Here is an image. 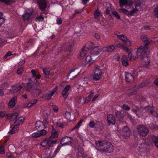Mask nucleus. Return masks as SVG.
<instances>
[{"label":"nucleus","instance_id":"obj_1","mask_svg":"<svg viewBox=\"0 0 158 158\" xmlns=\"http://www.w3.org/2000/svg\"><path fill=\"white\" fill-rule=\"evenodd\" d=\"M40 84L36 79L34 81H30L27 83L26 86H24L26 91L30 93L35 89L36 86L40 85Z\"/></svg>","mask_w":158,"mask_h":158},{"label":"nucleus","instance_id":"obj_2","mask_svg":"<svg viewBox=\"0 0 158 158\" xmlns=\"http://www.w3.org/2000/svg\"><path fill=\"white\" fill-rule=\"evenodd\" d=\"M141 48L139 47L137 48L136 53L138 58H139L142 55H143V54H147V52H148V47L146 46V45L141 44Z\"/></svg>","mask_w":158,"mask_h":158},{"label":"nucleus","instance_id":"obj_3","mask_svg":"<svg viewBox=\"0 0 158 158\" xmlns=\"http://www.w3.org/2000/svg\"><path fill=\"white\" fill-rule=\"evenodd\" d=\"M137 131L140 136H145L148 133V129L143 125L138 126L137 127Z\"/></svg>","mask_w":158,"mask_h":158},{"label":"nucleus","instance_id":"obj_4","mask_svg":"<svg viewBox=\"0 0 158 158\" xmlns=\"http://www.w3.org/2000/svg\"><path fill=\"white\" fill-rule=\"evenodd\" d=\"M57 90V86L45 93L43 95L42 98L45 99L49 100L51 99V97L55 93H56Z\"/></svg>","mask_w":158,"mask_h":158},{"label":"nucleus","instance_id":"obj_5","mask_svg":"<svg viewBox=\"0 0 158 158\" xmlns=\"http://www.w3.org/2000/svg\"><path fill=\"white\" fill-rule=\"evenodd\" d=\"M73 141V138L72 137L65 136L62 138L60 143L63 146L71 145Z\"/></svg>","mask_w":158,"mask_h":158},{"label":"nucleus","instance_id":"obj_6","mask_svg":"<svg viewBox=\"0 0 158 158\" xmlns=\"http://www.w3.org/2000/svg\"><path fill=\"white\" fill-rule=\"evenodd\" d=\"M131 132L127 126H125L121 131L120 134L121 135L126 139L130 135Z\"/></svg>","mask_w":158,"mask_h":158},{"label":"nucleus","instance_id":"obj_7","mask_svg":"<svg viewBox=\"0 0 158 158\" xmlns=\"http://www.w3.org/2000/svg\"><path fill=\"white\" fill-rule=\"evenodd\" d=\"M108 142L105 141H96V147L98 150L103 151V150H104Z\"/></svg>","mask_w":158,"mask_h":158},{"label":"nucleus","instance_id":"obj_8","mask_svg":"<svg viewBox=\"0 0 158 158\" xmlns=\"http://www.w3.org/2000/svg\"><path fill=\"white\" fill-rule=\"evenodd\" d=\"M118 37L120 40L123 41L124 44L127 46H130L131 45V41L127 38L126 36L123 35H117Z\"/></svg>","mask_w":158,"mask_h":158},{"label":"nucleus","instance_id":"obj_9","mask_svg":"<svg viewBox=\"0 0 158 158\" xmlns=\"http://www.w3.org/2000/svg\"><path fill=\"white\" fill-rule=\"evenodd\" d=\"M37 3L40 10H44L47 7L46 0H37Z\"/></svg>","mask_w":158,"mask_h":158},{"label":"nucleus","instance_id":"obj_10","mask_svg":"<svg viewBox=\"0 0 158 158\" xmlns=\"http://www.w3.org/2000/svg\"><path fill=\"white\" fill-rule=\"evenodd\" d=\"M94 71L93 76V79L94 81H98L102 78V73L101 70Z\"/></svg>","mask_w":158,"mask_h":158},{"label":"nucleus","instance_id":"obj_11","mask_svg":"<svg viewBox=\"0 0 158 158\" xmlns=\"http://www.w3.org/2000/svg\"><path fill=\"white\" fill-rule=\"evenodd\" d=\"M35 127L37 131L44 129L45 127L43 122L40 121H37L35 124Z\"/></svg>","mask_w":158,"mask_h":158},{"label":"nucleus","instance_id":"obj_12","mask_svg":"<svg viewBox=\"0 0 158 158\" xmlns=\"http://www.w3.org/2000/svg\"><path fill=\"white\" fill-rule=\"evenodd\" d=\"M107 119L109 125H114L115 124V118L113 114H110L108 115Z\"/></svg>","mask_w":158,"mask_h":158},{"label":"nucleus","instance_id":"obj_13","mask_svg":"<svg viewBox=\"0 0 158 158\" xmlns=\"http://www.w3.org/2000/svg\"><path fill=\"white\" fill-rule=\"evenodd\" d=\"M70 89V86L69 85H66L62 90L61 92L62 95L63 96L64 99H66L69 94L68 90Z\"/></svg>","mask_w":158,"mask_h":158},{"label":"nucleus","instance_id":"obj_14","mask_svg":"<svg viewBox=\"0 0 158 158\" xmlns=\"http://www.w3.org/2000/svg\"><path fill=\"white\" fill-rule=\"evenodd\" d=\"M42 90L41 89H39L35 87V89L31 93V95L34 97L36 98L39 96L42 93Z\"/></svg>","mask_w":158,"mask_h":158},{"label":"nucleus","instance_id":"obj_15","mask_svg":"<svg viewBox=\"0 0 158 158\" xmlns=\"http://www.w3.org/2000/svg\"><path fill=\"white\" fill-rule=\"evenodd\" d=\"M113 151V146L109 142L107 143V144L104 150H103V151L105 152L110 153Z\"/></svg>","mask_w":158,"mask_h":158},{"label":"nucleus","instance_id":"obj_16","mask_svg":"<svg viewBox=\"0 0 158 158\" xmlns=\"http://www.w3.org/2000/svg\"><path fill=\"white\" fill-rule=\"evenodd\" d=\"M125 79L127 83H130L134 80V77L132 75L127 72H125Z\"/></svg>","mask_w":158,"mask_h":158},{"label":"nucleus","instance_id":"obj_17","mask_svg":"<svg viewBox=\"0 0 158 158\" xmlns=\"http://www.w3.org/2000/svg\"><path fill=\"white\" fill-rule=\"evenodd\" d=\"M22 87L23 86L21 85L20 84H17L12 86L11 90H12L14 92H17L19 91Z\"/></svg>","mask_w":158,"mask_h":158},{"label":"nucleus","instance_id":"obj_18","mask_svg":"<svg viewBox=\"0 0 158 158\" xmlns=\"http://www.w3.org/2000/svg\"><path fill=\"white\" fill-rule=\"evenodd\" d=\"M25 118L23 116H21L18 118L14 123V125H16L17 126L22 124L24 121Z\"/></svg>","mask_w":158,"mask_h":158},{"label":"nucleus","instance_id":"obj_19","mask_svg":"<svg viewBox=\"0 0 158 158\" xmlns=\"http://www.w3.org/2000/svg\"><path fill=\"white\" fill-rule=\"evenodd\" d=\"M148 52L147 54H143V55H142L139 58L143 62H144L146 65H148Z\"/></svg>","mask_w":158,"mask_h":158},{"label":"nucleus","instance_id":"obj_20","mask_svg":"<svg viewBox=\"0 0 158 158\" xmlns=\"http://www.w3.org/2000/svg\"><path fill=\"white\" fill-rule=\"evenodd\" d=\"M87 51H88V50H87L84 47L83 48L82 51L81 52L78 56V58L81 59L84 58L86 55Z\"/></svg>","mask_w":158,"mask_h":158},{"label":"nucleus","instance_id":"obj_21","mask_svg":"<svg viewBox=\"0 0 158 158\" xmlns=\"http://www.w3.org/2000/svg\"><path fill=\"white\" fill-rule=\"evenodd\" d=\"M17 101V97L16 96H14L10 100L9 103V105L10 107L13 108L15 105L16 102Z\"/></svg>","mask_w":158,"mask_h":158},{"label":"nucleus","instance_id":"obj_22","mask_svg":"<svg viewBox=\"0 0 158 158\" xmlns=\"http://www.w3.org/2000/svg\"><path fill=\"white\" fill-rule=\"evenodd\" d=\"M122 62L123 65L125 67H127L128 65V60L125 55L123 56L122 57Z\"/></svg>","mask_w":158,"mask_h":158},{"label":"nucleus","instance_id":"obj_23","mask_svg":"<svg viewBox=\"0 0 158 158\" xmlns=\"http://www.w3.org/2000/svg\"><path fill=\"white\" fill-rule=\"evenodd\" d=\"M101 51V50L98 49V47H95L91 49L90 52L91 55H98Z\"/></svg>","mask_w":158,"mask_h":158},{"label":"nucleus","instance_id":"obj_24","mask_svg":"<svg viewBox=\"0 0 158 158\" xmlns=\"http://www.w3.org/2000/svg\"><path fill=\"white\" fill-rule=\"evenodd\" d=\"M115 114L116 116L119 121H122L123 119L124 116L121 111H117Z\"/></svg>","mask_w":158,"mask_h":158},{"label":"nucleus","instance_id":"obj_25","mask_svg":"<svg viewBox=\"0 0 158 158\" xmlns=\"http://www.w3.org/2000/svg\"><path fill=\"white\" fill-rule=\"evenodd\" d=\"M119 3L121 6H124L126 7H129L130 5L128 3L127 0H119Z\"/></svg>","mask_w":158,"mask_h":158},{"label":"nucleus","instance_id":"obj_26","mask_svg":"<svg viewBox=\"0 0 158 158\" xmlns=\"http://www.w3.org/2000/svg\"><path fill=\"white\" fill-rule=\"evenodd\" d=\"M18 113L17 112L10 114L8 115V118H9L10 121L14 120L17 118L18 116Z\"/></svg>","mask_w":158,"mask_h":158},{"label":"nucleus","instance_id":"obj_27","mask_svg":"<svg viewBox=\"0 0 158 158\" xmlns=\"http://www.w3.org/2000/svg\"><path fill=\"white\" fill-rule=\"evenodd\" d=\"M115 48V46L114 45H111L107 47L103 48V50L104 51L107 52H111Z\"/></svg>","mask_w":158,"mask_h":158},{"label":"nucleus","instance_id":"obj_28","mask_svg":"<svg viewBox=\"0 0 158 158\" xmlns=\"http://www.w3.org/2000/svg\"><path fill=\"white\" fill-rule=\"evenodd\" d=\"M141 38L143 42L142 44H145L146 46L148 47V39L147 35H143L141 36Z\"/></svg>","mask_w":158,"mask_h":158},{"label":"nucleus","instance_id":"obj_29","mask_svg":"<svg viewBox=\"0 0 158 158\" xmlns=\"http://www.w3.org/2000/svg\"><path fill=\"white\" fill-rule=\"evenodd\" d=\"M91 100L90 98L87 97L86 98H80L78 100V102H80L82 104L88 103Z\"/></svg>","mask_w":158,"mask_h":158},{"label":"nucleus","instance_id":"obj_30","mask_svg":"<svg viewBox=\"0 0 158 158\" xmlns=\"http://www.w3.org/2000/svg\"><path fill=\"white\" fill-rule=\"evenodd\" d=\"M93 46V43L92 42H89L85 44L84 48L89 51L91 49Z\"/></svg>","mask_w":158,"mask_h":158},{"label":"nucleus","instance_id":"obj_31","mask_svg":"<svg viewBox=\"0 0 158 158\" xmlns=\"http://www.w3.org/2000/svg\"><path fill=\"white\" fill-rule=\"evenodd\" d=\"M19 130V127L16 125H14V127L10 129L8 133L13 134Z\"/></svg>","mask_w":158,"mask_h":158},{"label":"nucleus","instance_id":"obj_32","mask_svg":"<svg viewBox=\"0 0 158 158\" xmlns=\"http://www.w3.org/2000/svg\"><path fill=\"white\" fill-rule=\"evenodd\" d=\"M42 70L43 73L46 76V78H48L50 74V69H49L46 68H43L42 69Z\"/></svg>","mask_w":158,"mask_h":158},{"label":"nucleus","instance_id":"obj_33","mask_svg":"<svg viewBox=\"0 0 158 158\" xmlns=\"http://www.w3.org/2000/svg\"><path fill=\"white\" fill-rule=\"evenodd\" d=\"M151 139L152 141L154 142L156 147L158 148V137L153 135L151 136Z\"/></svg>","mask_w":158,"mask_h":158},{"label":"nucleus","instance_id":"obj_34","mask_svg":"<svg viewBox=\"0 0 158 158\" xmlns=\"http://www.w3.org/2000/svg\"><path fill=\"white\" fill-rule=\"evenodd\" d=\"M148 147V144L146 142H144L142 143L139 146V148H142V150L141 152L143 151H145L146 149Z\"/></svg>","mask_w":158,"mask_h":158},{"label":"nucleus","instance_id":"obj_35","mask_svg":"<svg viewBox=\"0 0 158 158\" xmlns=\"http://www.w3.org/2000/svg\"><path fill=\"white\" fill-rule=\"evenodd\" d=\"M58 133L56 131H52L51 135L49 137L48 139H54L58 137Z\"/></svg>","mask_w":158,"mask_h":158},{"label":"nucleus","instance_id":"obj_36","mask_svg":"<svg viewBox=\"0 0 158 158\" xmlns=\"http://www.w3.org/2000/svg\"><path fill=\"white\" fill-rule=\"evenodd\" d=\"M148 85V81L147 80H144L138 86L139 88H141L147 85Z\"/></svg>","mask_w":158,"mask_h":158},{"label":"nucleus","instance_id":"obj_37","mask_svg":"<svg viewBox=\"0 0 158 158\" xmlns=\"http://www.w3.org/2000/svg\"><path fill=\"white\" fill-rule=\"evenodd\" d=\"M38 101L37 99H35L33 100H31L30 102H29L28 103H27V107H30L34 105Z\"/></svg>","mask_w":158,"mask_h":158},{"label":"nucleus","instance_id":"obj_38","mask_svg":"<svg viewBox=\"0 0 158 158\" xmlns=\"http://www.w3.org/2000/svg\"><path fill=\"white\" fill-rule=\"evenodd\" d=\"M85 62L87 64L89 63L90 64L94 62V60H92L91 57L90 56H87L85 58Z\"/></svg>","mask_w":158,"mask_h":158},{"label":"nucleus","instance_id":"obj_39","mask_svg":"<svg viewBox=\"0 0 158 158\" xmlns=\"http://www.w3.org/2000/svg\"><path fill=\"white\" fill-rule=\"evenodd\" d=\"M52 139H48V145L49 147L52 146V145L54 144L57 141V140H53Z\"/></svg>","mask_w":158,"mask_h":158},{"label":"nucleus","instance_id":"obj_40","mask_svg":"<svg viewBox=\"0 0 158 158\" xmlns=\"http://www.w3.org/2000/svg\"><path fill=\"white\" fill-rule=\"evenodd\" d=\"M142 5V3L141 2V1L140 0L136 1L135 3V8L138 10L139 9L138 7H141Z\"/></svg>","mask_w":158,"mask_h":158},{"label":"nucleus","instance_id":"obj_41","mask_svg":"<svg viewBox=\"0 0 158 158\" xmlns=\"http://www.w3.org/2000/svg\"><path fill=\"white\" fill-rule=\"evenodd\" d=\"M119 10L121 11L123 13L125 14V15H127L128 17H130V13L129 11L127 10L126 9L122 8L121 9H120Z\"/></svg>","mask_w":158,"mask_h":158},{"label":"nucleus","instance_id":"obj_42","mask_svg":"<svg viewBox=\"0 0 158 158\" xmlns=\"http://www.w3.org/2000/svg\"><path fill=\"white\" fill-rule=\"evenodd\" d=\"M94 18H95L98 17H100L102 15L101 13L99 11L98 9V8L94 12Z\"/></svg>","mask_w":158,"mask_h":158},{"label":"nucleus","instance_id":"obj_43","mask_svg":"<svg viewBox=\"0 0 158 158\" xmlns=\"http://www.w3.org/2000/svg\"><path fill=\"white\" fill-rule=\"evenodd\" d=\"M132 111L135 114H136V115L138 116V117L140 118L142 117L143 115V114L142 112H140V114H138V113L139 112V110L134 109H133Z\"/></svg>","mask_w":158,"mask_h":158},{"label":"nucleus","instance_id":"obj_44","mask_svg":"<svg viewBox=\"0 0 158 158\" xmlns=\"http://www.w3.org/2000/svg\"><path fill=\"white\" fill-rule=\"evenodd\" d=\"M110 7L107 6L106 9L105 13L106 15H109V16H111V14L110 13V11L111 10V6L110 4H109Z\"/></svg>","mask_w":158,"mask_h":158},{"label":"nucleus","instance_id":"obj_45","mask_svg":"<svg viewBox=\"0 0 158 158\" xmlns=\"http://www.w3.org/2000/svg\"><path fill=\"white\" fill-rule=\"evenodd\" d=\"M30 16L25 13L22 15L23 20L24 21H28L30 18Z\"/></svg>","mask_w":158,"mask_h":158},{"label":"nucleus","instance_id":"obj_46","mask_svg":"<svg viewBox=\"0 0 158 158\" xmlns=\"http://www.w3.org/2000/svg\"><path fill=\"white\" fill-rule=\"evenodd\" d=\"M113 15L117 19H120L121 18L120 17L118 14V13L116 11H112V12Z\"/></svg>","mask_w":158,"mask_h":158},{"label":"nucleus","instance_id":"obj_47","mask_svg":"<svg viewBox=\"0 0 158 158\" xmlns=\"http://www.w3.org/2000/svg\"><path fill=\"white\" fill-rule=\"evenodd\" d=\"M48 138L46 139L44 141H42L41 143V145L43 147H45L47 145H48V139H49Z\"/></svg>","mask_w":158,"mask_h":158},{"label":"nucleus","instance_id":"obj_48","mask_svg":"<svg viewBox=\"0 0 158 158\" xmlns=\"http://www.w3.org/2000/svg\"><path fill=\"white\" fill-rule=\"evenodd\" d=\"M152 110H150V113L153 116H155L156 117H158V113H157L156 112L152 110Z\"/></svg>","mask_w":158,"mask_h":158},{"label":"nucleus","instance_id":"obj_49","mask_svg":"<svg viewBox=\"0 0 158 158\" xmlns=\"http://www.w3.org/2000/svg\"><path fill=\"white\" fill-rule=\"evenodd\" d=\"M16 54L15 53L13 54H12L11 53V52L10 51H9L7 52L5 55L3 57L4 59H6L8 56H10L11 55H14V56H16Z\"/></svg>","mask_w":158,"mask_h":158},{"label":"nucleus","instance_id":"obj_50","mask_svg":"<svg viewBox=\"0 0 158 158\" xmlns=\"http://www.w3.org/2000/svg\"><path fill=\"white\" fill-rule=\"evenodd\" d=\"M128 57L131 61H134L136 59L135 57L132 56V54L131 52L128 53Z\"/></svg>","mask_w":158,"mask_h":158},{"label":"nucleus","instance_id":"obj_51","mask_svg":"<svg viewBox=\"0 0 158 158\" xmlns=\"http://www.w3.org/2000/svg\"><path fill=\"white\" fill-rule=\"evenodd\" d=\"M4 19L2 17V13L0 12V26L4 23Z\"/></svg>","mask_w":158,"mask_h":158},{"label":"nucleus","instance_id":"obj_52","mask_svg":"<svg viewBox=\"0 0 158 158\" xmlns=\"http://www.w3.org/2000/svg\"><path fill=\"white\" fill-rule=\"evenodd\" d=\"M40 136L44 135L47 133V131L44 129L40 130L38 131Z\"/></svg>","mask_w":158,"mask_h":158},{"label":"nucleus","instance_id":"obj_53","mask_svg":"<svg viewBox=\"0 0 158 158\" xmlns=\"http://www.w3.org/2000/svg\"><path fill=\"white\" fill-rule=\"evenodd\" d=\"M44 16L42 15H39L35 19V20L36 21H43L44 20Z\"/></svg>","mask_w":158,"mask_h":158},{"label":"nucleus","instance_id":"obj_54","mask_svg":"<svg viewBox=\"0 0 158 158\" xmlns=\"http://www.w3.org/2000/svg\"><path fill=\"white\" fill-rule=\"evenodd\" d=\"M8 85V84L7 82H5L1 84V87L3 89H6Z\"/></svg>","mask_w":158,"mask_h":158},{"label":"nucleus","instance_id":"obj_55","mask_svg":"<svg viewBox=\"0 0 158 158\" xmlns=\"http://www.w3.org/2000/svg\"><path fill=\"white\" fill-rule=\"evenodd\" d=\"M138 10H137L136 8H134V9L131 11H129L130 13V17L133 15L134 14H136L137 11Z\"/></svg>","mask_w":158,"mask_h":158},{"label":"nucleus","instance_id":"obj_56","mask_svg":"<svg viewBox=\"0 0 158 158\" xmlns=\"http://www.w3.org/2000/svg\"><path fill=\"white\" fill-rule=\"evenodd\" d=\"M71 113L66 111L64 115V117L67 119H69L70 118Z\"/></svg>","mask_w":158,"mask_h":158},{"label":"nucleus","instance_id":"obj_57","mask_svg":"<svg viewBox=\"0 0 158 158\" xmlns=\"http://www.w3.org/2000/svg\"><path fill=\"white\" fill-rule=\"evenodd\" d=\"M23 68H19L17 70V73L18 75L22 74L23 72Z\"/></svg>","mask_w":158,"mask_h":158},{"label":"nucleus","instance_id":"obj_58","mask_svg":"<svg viewBox=\"0 0 158 158\" xmlns=\"http://www.w3.org/2000/svg\"><path fill=\"white\" fill-rule=\"evenodd\" d=\"M122 108L123 109L126 110H130V107L127 105L124 104L122 106Z\"/></svg>","mask_w":158,"mask_h":158},{"label":"nucleus","instance_id":"obj_59","mask_svg":"<svg viewBox=\"0 0 158 158\" xmlns=\"http://www.w3.org/2000/svg\"><path fill=\"white\" fill-rule=\"evenodd\" d=\"M32 136L34 138H37L40 136L39 132L37 133H34L32 134Z\"/></svg>","mask_w":158,"mask_h":158},{"label":"nucleus","instance_id":"obj_60","mask_svg":"<svg viewBox=\"0 0 158 158\" xmlns=\"http://www.w3.org/2000/svg\"><path fill=\"white\" fill-rule=\"evenodd\" d=\"M136 92L137 91L136 89H133L128 94V96H131L135 94L136 93Z\"/></svg>","mask_w":158,"mask_h":158},{"label":"nucleus","instance_id":"obj_61","mask_svg":"<svg viewBox=\"0 0 158 158\" xmlns=\"http://www.w3.org/2000/svg\"><path fill=\"white\" fill-rule=\"evenodd\" d=\"M33 9H30L26 11V13L29 15L30 16H31L33 13Z\"/></svg>","mask_w":158,"mask_h":158},{"label":"nucleus","instance_id":"obj_62","mask_svg":"<svg viewBox=\"0 0 158 158\" xmlns=\"http://www.w3.org/2000/svg\"><path fill=\"white\" fill-rule=\"evenodd\" d=\"M56 23L58 25L61 24L62 22V20L60 18H57L56 20Z\"/></svg>","mask_w":158,"mask_h":158},{"label":"nucleus","instance_id":"obj_63","mask_svg":"<svg viewBox=\"0 0 158 158\" xmlns=\"http://www.w3.org/2000/svg\"><path fill=\"white\" fill-rule=\"evenodd\" d=\"M89 127L90 128H93L95 126V123L94 121H92L89 123L88 124Z\"/></svg>","mask_w":158,"mask_h":158},{"label":"nucleus","instance_id":"obj_64","mask_svg":"<svg viewBox=\"0 0 158 158\" xmlns=\"http://www.w3.org/2000/svg\"><path fill=\"white\" fill-rule=\"evenodd\" d=\"M72 46L73 45L72 44H69L67 49V51L71 52L72 50Z\"/></svg>","mask_w":158,"mask_h":158}]
</instances>
